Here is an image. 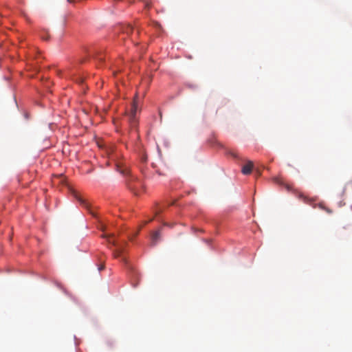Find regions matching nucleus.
Here are the masks:
<instances>
[{"mask_svg": "<svg viewBox=\"0 0 352 352\" xmlns=\"http://www.w3.org/2000/svg\"><path fill=\"white\" fill-rule=\"evenodd\" d=\"M137 109H138V104H137L135 99H134L133 102L131 106V111L128 114V119H129V122L130 123L131 127L133 128V129H135L137 126V124H138V120L135 116Z\"/></svg>", "mask_w": 352, "mask_h": 352, "instance_id": "obj_1", "label": "nucleus"}, {"mask_svg": "<svg viewBox=\"0 0 352 352\" xmlns=\"http://www.w3.org/2000/svg\"><path fill=\"white\" fill-rule=\"evenodd\" d=\"M128 186L129 189L137 195H139L141 190L144 188L142 182L138 179H131L129 182Z\"/></svg>", "mask_w": 352, "mask_h": 352, "instance_id": "obj_2", "label": "nucleus"}, {"mask_svg": "<svg viewBox=\"0 0 352 352\" xmlns=\"http://www.w3.org/2000/svg\"><path fill=\"white\" fill-rule=\"evenodd\" d=\"M104 237H107L109 243H112L113 245L117 247L116 250L113 252V255L116 258H118L122 252V247L118 245L115 240L112 239L113 235H104Z\"/></svg>", "mask_w": 352, "mask_h": 352, "instance_id": "obj_3", "label": "nucleus"}, {"mask_svg": "<svg viewBox=\"0 0 352 352\" xmlns=\"http://www.w3.org/2000/svg\"><path fill=\"white\" fill-rule=\"evenodd\" d=\"M116 170L123 175H127L129 173V170L125 165L123 164L121 162H116Z\"/></svg>", "mask_w": 352, "mask_h": 352, "instance_id": "obj_4", "label": "nucleus"}, {"mask_svg": "<svg viewBox=\"0 0 352 352\" xmlns=\"http://www.w3.org/2000/svg\"><path fill=\"white\" fill-rule=\"evenodd\" d=\"M254 164L252 161H248L245 165L242 167L241 172L244 175H249L252 173Z\"/></svg>", "mask_w": 352, "mask_h": 352, "instance_id": "obj_5", "label": "nucleus"}, {"mask_svg": "<svg viewBox=\"0 0 352 352\" xmlns=\"http://www.w3.org/2000/svg\"><path fill=\"white\" fill-rule=\"evenodd\" d=\"M161 234L160 231H155L151 234V245H155L156 243L160 241Z\"/></svg>", "mask_w": 352, "mask_h": 352, "instance_id": "obj_6", "label": "nucleus"}, {"mask_svg": "<svg viewBox=\"0 0 352 352\" xmlns=\"http://www.w3.org/2000/svg\"><path fill=\"white\" fill-rule=\"evenodd\" d=\"M72 194L82 206L87 208H89V204L87 203V201L83 199L76 191L73 190Z\"/></svg>", "mask_w": 352, "mask_h": 352, "instance_id": "obj_7", "label": "nucleus"}, {"mask_svg": "<svg viewBox=\"0 0 352 352\" xmlns=\"http://www.w3.org/2000/svg\"><path fill=\"white\" fill-rule=\"evenodd\" d=\"M92 56L100 62H102L104 60V57L100 52L95 51L93 52Z\"/></svg>", "mask_w": 352, "mask_h": 352, "instance_id": "obj_8", "label": "nucleus"}, {"mask_svg": "<svg viewBox=\"0 0 352 352\" xmlns=\"http://www.w3.org/2000/svg\"><path fill=\"white\" fill-rule=\"evenodd\" d=\"M133 28L130 25H125L123 28L124 33L126 34L127 35H129L133 32Z\"/></svg>", "mask_w": 352, "mask_h": 352, "instance_id": "obj_9", "label": "nucleus"}, {"mask_svg": "<svg viewBox=\"0 0 352 352\" xmlns=\"http://www.w3.org/2000/svg\"><path fill=\"white\" fill-rule=\"evenodd\" d=\"M107 153L108 155H109V157H113V148H109L108 150H107Z\"/></svg>", "mask_w": 352, "mask_h": 352, "instance_id": "obj_10", "label": "nucleus"}, {"mask_svg": "<svg viewBox=\"0 0 352 352\" xmlns=\"http://www.w3.org/2000/svg\"><path fill=\"white\" fill-rule=\"evenodd\" d=\"M320 208H321L323 210H325L328 213H331L332 211L331 210L329 209V208H326L324 206H322L321 204H320Z\"/></svg>", "mask_w": 352, "mask_h": 352, "instance_id": "obj_11", "label": "nucleus"}, {"mask_svg": "<svg viewBox=\"0 0 352 352\" xmlns=\"http://www.w3.org/2000/svg\"><path fill=\"white\" fill-rule=\"evenodd\" d=\"M285 186L288 190H290L292 189V186L289 184H285Z\"/></svg>", "mask_w": 352, "mask_h": 352, "instance_id": "obj_12", "label": "nucleus"}, {"mask_svg": "<svg viewBox=\"0 0 352 352\" xmlns=\"http://www.w3.org/2000/svg\"><path fill=\"white\" fill-rule=\"evenodd\" d=\"M77 82L78 83H82L83 82V79L80 78H79V80H77Z\"/></svg>", "mask_w": 352, "mask_h": 352, "instance_id": "obj_13", "label": "nucleus"}, {"mask_svg": "<svg viewBox=\"0 0 352 352\" xmlns=\"http://www.w3.org/2000/svg\"><path fill=\"white\" fill-rule=\"evenodd\" d=\"M276 182H277L278 183H279L280 184H283V182H282V181H280V179H276Z\"/></svg>", "mask_w": 352, "mask_h": 352, "instance_id": "obj_14", "label": "nucleus"}, {"mask_svg": "<svg viewBox=\"0 0 352 352\" xmlns=\"http://www.w3.org/2000/svg\"><path fill=\"white\" fill-rule=\"evenodd\" d=\"M302 198L303 199L305 202L307 201V197L302 196Z\"/></svg>", "mask_w": 352, "mask_h": 352, "instance_id": "obj_15", "label": "nucleus"}, {"mask_svg": "<svg viewBox=\"0 0 352 352\" xmlns=\"http://www.w3.org/2000/svg\"><path fill=\"white\" fill-rule=\"evenodd\" d=\"M103 269H104V266H103V265H102V266H100V267H99V271H101V270H103Z\"/></svg>", "mask_w": 352, "mask_h": 352, "instance_id": "obj_16", "label": "nucleus"}, {"mask_svg": "<svg viewBox=\"0 0 352 352\" xmlns=\"http://www.w3.org/2000/svg\"><path fill=\"white\" fill-rule=\"evenodd\" d=\"M142 160H143L144 162H146V157H144V158L142 159Z\"/></svg>", "mask_w": 352, "mask_h": 352, "instance_id": "obj_17", "label": "nucleus"}]
</instances>
